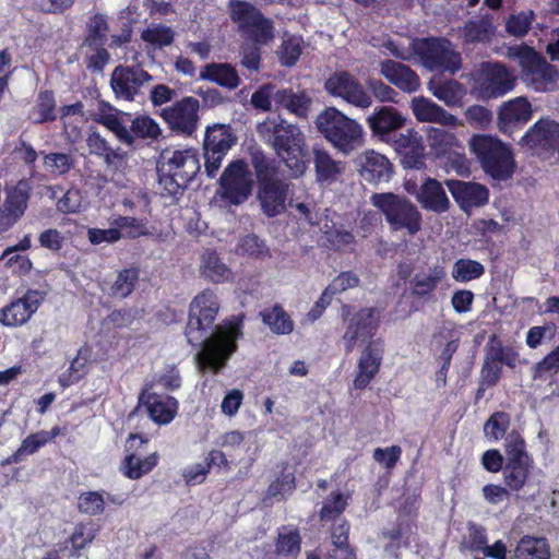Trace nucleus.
I'll use <instances>...</instances> for the list:
<instances>
[{
    "label": "nucleus",
    "mask_w": 559,
    "mask_h": 559,
    "mask_svg": "<svg viewBox=\"0 0 559 559\" xmlns=\"http://www.w3.org/2000/svg\"><path fill=\"white\" fill-rule=\"evenodd\" d=\"M444 277L445 271L442 266H435L429 274L416 273L409 281L412 296L419 300L430 301Z\"/></svg>",
    "instance_id": "obj_33"
},
{
    "label": "nucleus",
    "mask_w": 559,
    "mask_h": 559,
    "mask_svg": "<svg viewBox=\"0 0 559 559\" xmlns=\"http://www.w3.org/2000/svg\"><path fill=\"white\" fill-rule=\"evenodd\" d=\"M511 416L503 411L493 412L484 424V435L490 442H498L509 433Z\"/></svg>",
    "instance_id": "obj_48"
},
{
    "label": "nucleus",
    "mask_w": 559,
    "mask_h": 559,
    "mask_svg": "<svg viewBox=\"0 0 559 559\" xmlns=\"http://www.w3.org/2000/svg\"><path fill=\"white\" fill-rule=\"evenodd\" d=\"M371 203L383 213L392 230L405 229L411 236H414L421 229V213L407 198L393 192L373 193Z\"/></svg>",
    "instance_id": "obj_9"
},
{
    "label": "nucleus",
    "mask_w": 559,
    "mask_h": 559,
    "mask_svg": "<svg viewBox=\"0 0 559 559\" xmlns=\"http://www.w3.org/2000/svg\"><path fill=\"white\" fill-rule=\"evenodd\" d=\"M381 73L390 83L406 93L416 92L420 86V80L416 72L401 62L394 60L382 61Z\"/></svg>",
    "instance_id": "obj_31"
},
{
    "label": "nucleus",
    "mask_w": 559,
    "mask_h": 559,
    "mask_svg": "<svg viewBox=\"0 0 559 559\" xmlns=\"http://www.w3.org/2000/svg\"><path fill=\"white\" fill-rule=\"evenodd\" d=\"M200 273L203 277L214 283H223L230 276V270L223 263L218 253L213 249H206L203 252Z\"/></svg>",
    "instance_id": "obj_42"
},
{
    "label": "nucleus",
    "mask_w": 559,
    "mask_h": 559,
    "mask_svg": "<svg viewBox=\"0 0 559 559\" xmlns=\"http://www.w3.org/2000/svg\"><path fill=\"white\" fill-rule=\"evenodd\" d=\"M106 501L100 491H83L78 497L76 508L80 513L90 516L100 515L105 511Z\"/></svg>",
    "instance_id": "obj_55"
},
{
    "label": "nucleus",
    "mask_w": 559,
    "mask_h": 559,
    "mask_svg": "<svg viewBox=\"0 0 559 559\" xmlns=\"http://www.w3.org/2000/svg\"><path fill=\"white\" fill-rule=\"evenodd\" d=\"M152 75L140 66H118L111 73L110 85L118 99L133 102L143 95L142 88Z\"/></svg>",
    "instance_id": "obj_17"
},
{
    "label": "nucleus",
    "mask_w": 559,
    "mask_h": 559,
    "mask_svg": "<svg viewBox=\"0 0 559 559\" xmlns=\"http://www.w3.org/2000/svg\"><path fill=\"white\" fill-rule=\"evenodd\" d=\"M367 122L373 135L392 144L399 136L397 132L405 127L406 118L395 107L382 106L374 109Z\"/></svg>",
    "instance_id": "obj_22"
},
{
    "label": "nucleus",
    "mask_w": 559,
    "mask_h": 559,
    "mask_svg": "<svg viewBox=\"0 0 559 559\" xmlns=\"http://www.w3.org/2000/svg\"><path fill=\"white\" fill-rule=\"evenodd\" d=\"M304 37H286L278 50V58L283 66L293 67L301 55V41Z\"/></svg>",
    "instance_id": "obj_60"
},
{
    "label": "nucleus",
    "mask_w": 559,
    "mask_h": 559,
    "mask_svg": "<svg viewBox=\"0 0 559 559\" xmlns=\"http://www.w3.org/2000/svg\"><path fill=\"white\" fill-rule=\"evenodd\" d=\"M412 110L416 119L421 122H438L447 126L453 124L456 120L455 116L425 97L414 98Z\"/></svg>",
    "instance_id": "obj_34"
},
{
    "label": "nucleus",
    "mask_w": 559,
    "mask_h": 559,
    "mask_svg": "<svg viewBox=\"0 0 559 559\" xmlns=\"http://www.w3.org/2000/svg\"><path fill=\"white\" fill-rule=\"evenodd\" d=\"M432 94L448 106H456L462 102L465 90L462 83L448 80L431 87Z\"/></svg>",
    "instance_id": "obj_51"
},
{
    "label": "nucleus",
    "mask_w": 559,
    "mask_h": 559,
    "mask_svg": "<svg viewBox=\"0 0 559 559\" xmlns=\"http://www.w3.org/2000/svg\"><path fill=\"white\" fill-rule=\"evenodd\" d=\"M469 146L483 171L492 180L508 181L513 177L516 162L508 143L489 134H476Z\"/></svg>",
    "instance_id": "obj_5"
},
{
    "label": "nucleus",
    "mask_w": 559,
    "mask_h": 559,
    "mask_svg": "<svg viewBox=\"0 0 559 559\" xmlns=\"http://www.w3.org/2000/svg\"><path fill=\"white\" fill-rule=\"evenodd\" d=\"M392 145L400 155L404 168L423 169L426 167L423 136L413 128L407 129L405 133H399Z\"/></svg>",
    "instance_id": "obj_25"
},
{
    "label": "nucleus",
    "mask_w": 559,
    "mask_h": 559,
    "mask_svg": "<svg viewBox=\"0 0 559 559\" xmlns=\"http://www.w3.org/2000/svg\"><path fill=\"white\" fill-rule=\"evenodd\" d=\"M473 90L480 98L490 99L506 95L515 86L516 79L499 62H481L472 73Z\"/></svg>",
    "instance_id": "obj_10"
},
{
    "label": "nucleus",
    "mask_w": 559,
    "mask_h": 559,
    "mask_svg": "<svg viewBox=\"0 0 559 559\" xmlns=\"http://www.w3.org/2000/svg\"><path fill=\"white\" fill-rule=\"evenodd\" d=\"M287 191L288 185L280 178L259 186L258 199L267 217H274L285 210Z\"/></svg>",
    "instance_id": "obj_29"
},
{
    "label": "nucleus",
    "mask_w": 559,
    "mask_h": 559,
    "mask_svg": "<svg viewBox=\"0 0 559 559\" xmlns=\"http://www.w3.org/2000/svg\"><path fill=\"white\" fill-rule=\"evenodd\" d=\"M228 11L231 21L247 35H272L273 22L253 4L242 0H230Z\"/></svg>",
    "instance_id": "obj_19"
},
{
    "label": "nucleus",
    "mask_w": 559,
    "mask_h": 559,
    "mask_svg": "<svg viewBox=\"0 0 559 559\" xmlns=\"http://www.w3.org/2000/svg\"><path fill=\"white\" fill-rule=\"evenodd\" d=\"M257 131L273 147L293 177L298 178L306 173L310 155L305 134L298 126L281 118H267L258 124Z\"/></svg>",
    "instance_id": "obj_2"
},
{
    "label": "nucleus",
    "mask_w": 559,
    "mask_h": 559,
    "mask_svg": "<svg viewBox=\"0 0 559 559\" xmlns=\"http://www.w3.org/2000/svg\"><path fill=\"white\" fill-rule=\"evenodd\" d=\"M359 277L350 272H341L329 285L328 290L332 295H337L345 292L348 288H354L359 285Z\"/></svg>",
    "instance_id": "obj_62"
},
{
    "label": "nucleus",
    "mask_w": 559,
    "mask_h": 559,
    "mask_svg": "<svg viewBox=\"0 0 559 559\" xmlns=\"http://www.w3.org/2000/svg\"><path fill=\"white\" fill-rule=\"evenodd\" d=\"M408 45L399 46L389 39L385 47L402 60L419 61L430 71L455 74L462 67L461 53L451 48L448 37H407Z\"/></svg>",
    "instance_id": "obj_3"
},
{
    "label": "nucleus",
    "mask_w": 559,
    "mask_h": 559,
    "mask_svg": "<svg viewBox=\"0 0 559 559\" xmlns=\"http://www.w3.org/2000/svg\"><path fill=\"white\" fill-rule=\"evenodd\" d=\"M148 439L141 433H130L126 440L124 457L120 464L122 475L131 480H138L150 474L159 462L157 452L142 457L145 453V445Z\"/></svg>",
    "instance_id": "obj_14"
},
{
    "label": "nucleus",
    "mask_w": 559,
    "mask_h": 559,
    "mask_svg": "<svg viewBox=\"0 0 559 559\" xmlns=\"http://www.w3.org/2000/svg\"><path fill=\"white\" fill-rule=\"evenodd\" d=\"M140 272L136 267H127L118 272L110 286L109 295L112 298L124 299L132 294L139 282Z\"/></svg>",
    "instance_id": "obj_47"
},
{
    "label": "nucleus",
    "mask_w": 559,
    "mask_h": 559,
    "mask_svg": "<svg viewBox=\"0 0 559 559\" xmlns=\"http://www.w3.org/2000/svg\"><path fill=\"white\" fill-rule=\"evenodd\" d=\"M140 402L146 407L150 418L159 425L169 424L178 411V402L173 396L142 393Z\"/></svg>",
    "instance_id": "obj_30"
},
{
    "label": "nucleus",
    "mask_w": 559,
    "mask_h": 559,
    "mask_svg": "<svg viewBox=\"0 0 559 559\" xmlns=\"http://www.w3.org/2000/svg\"><path fill=\"white\" fill-rule=\"evenodd\" d=\"M200 79L228 90H235L241 83L236 69L229 63L212 62L204 66L200 72Z\"/></svg>",
    "instance_id": "obj_35"
},
{
    "label": "nucleus",
    "mask_w": 559,
    "mask_h": 559,
    "mask_svg": "<svg viewBox=\"0 0 559 559\" xmlns=\"http://www.w3.org/2000/svg\"><path fill=\"white\" fill-rule=\"evenodd\" d=\"M349 496L341 491H332L323 501L319 511L321 522H336L348 507Z\"/></svg>",
    "instance_id": "obj_46"
},
{
    "label": "nucleus",
    "mask_w": 559,
    "mask_h": 559,
    "mask_svg": "<svg viewBox=\"0 0 559 559\" xmlns=\"http://www.w3.org/2000/svg\"><path fill=\"white\" fill-rule=\"evenodd\" d=\"M237 136L229 124L209 126L203 140L204 169L209 178H215L228 151Z\"/></svg>",
    "instance_id": "obj_11"
},
{
    "label": "nucleus",
    "mask_w": 559,
    "mask_h": 559,
    "mask_svg": "<svg viewBox=\"0 0 559 559\" xmlns=\"http://www.w3.org/2000/svg\"><path fill=\"white\" fill-rule=\"evenodd\" d=\"M519 352L511 345L504 346L498 335L492 334L485 347V358L491 362L506 365L514 369L519 361Z\"/></svg>",
    "instance_id": "obj_39"
},
{
    "label": "nucleus",
    "mask_w": 559,
    "mask_h": 559,
    "mask_svg": "<svg viewBox=\"0 0 559 559\" xmlns=\"http://www.w3.org/2000/svg\"><path fill=\"white\" fill-rule=\"evenodd\" d=\"M219 194L231 205L245 203L252 193L253 179L249 166L243 159L231 160L223 170L218 180Z\"/></svg>",
    "instance_id": "obj_13"
},
{
    "label": "nucleus",
    "mask_w": 559,
    "mask_h": 559,
    "mask_svg": "<svg viewBox=\"0 0 559 559\" xmlns=\"http://www.w3.org/2000/svg\"><path fill=\"white\" fill-rule=\"evenodd\" d=\"M313 163L317 181L320 183H332L336 181L344 167L342 162L334 160L331 155L322 150H313Z\"/></svg>",
    "instance_id": "obj_40"
},
{
    "label": "nucleus",
    "mask_w": 559,
    "mask_h": 559,
    "mask_svg": "<svg viewBox=\"0 0 559 559\" xmlns=\"http://www.w3.org/2000/svg\"><path fill=\"white\" fill-rule=\"evenodd\" d=\"M533 116L532 105L526 97L520 96L503 103L498 111V129L503 134L523 128Z\"/></svg>",
    "instance_id": "obj_24"
},
{
    "label": "nucleus",
    "mask_w": 559,
    "mask_h": 559,
    "mask_svg": "<svg viewBox=\"0 0 559 559\" xmlns=\"http://www.w3.org/2000/svg\"><path fill=\"white\" fill-rule=\"evenodd\" d=\"M260 317L274 334H289L294 330V321L280 304L264 309Z\"/></svg>",
    "instance_id": "obj_43"
},
{
    "label": "nucleus",
    "mask_w": 559,
    "mask_h": 559,
    "mask_svg": "<svg viewBox=\"0 0 559 559\" xmlns=\"http://www.w3.org/2000/svg\"><path fill=\"white\" fill-rule=\"evenodd\" d=\"M325 88L331 95L342 97L356 107L368 108L372 103L359 81L346 71L331 75L325 82Z\"/></svg>",
    "instance_id": "obj_21"
},
{
    "label": "nucleus",
    "mask_w": 559,
    "mask_h": 559,
    "mask_svg": "<svg viewBox=\"0 0 559 559\" xmlns=\"http://www.w3.org/2000/svg\"><path fill=\"white\" fill-rule=\"evenodd\" d=\"M98 530L94 527L93 523H78L74 527L73 533L69 537L72 550L76 555L79 551L87 547L93 543L97 535Z\"/></svg>",
    "instance_id": "obj_58"
},
{
    "label": "nucleus",
    "mask_w": 559,
    "mask_h": 559,
    "mask_svg": "<svg viewBox=\"0 0 559 559\" xmlns=\"http://www.w3.org/2000/svg\"><path fill=\"white\" fill-rule=\"evenodd\" d=\"M277 107L288 110L298 118H307L311 98L305 92L295 93L292 88L276 90L273 96Z\"/></svg>",
    "instance_id": "obj_36"
},
{
    "label": "nucleus",
    "mask_w": 559,
    "mask_h": 559,
    "mask_svg": "<svg viewBox=\"0 0 559 559\" xmlns=\"http://www.w3.org/2000/svg\"><path fill=\"white\" fill-rule=\"evenodd\" d=\"M452 277L459 283H467L477 280L485 274L484 265L472 259H459L452 267Z\"/></svg>",
    "instance_id": "obj_52"
},
{
    "label": "nucleus",
    "mask_w": 559,
    "mask_h": 559,
    "mask_svg": "<svg viewBox=\"0 0 559 559\" xmlns=\"http://www.w3.org/2000/svg\"><path fill=\"white\" fill-rule=\"evenodd\" d=\"M28 118L35 124L52 122L57 119V105L52 91L44 90L38 93Z\"/></svg>",
    "instance_id": "obj_41"
},
{
    "label": "nucleus",
    "mask_w": 559,
    "mask_h": 559,
    "mask_svg": "<svg viewBox=\"0 0 559 559\" xmlns=\"http://www.w3.org/2000/svg\"><path fill=\"white\" fill-rule=\"evenodd\" d=\"M559 371V345L533 367V380L546 381Z\"/></svg>",
    "instance_id": "obj_59"
},
{
    "label": "nucleus",
    "mask_w": 559,
    "mask_h": 559,
    "mask_svg": "<svg viewBox=\"0 0 559 559\" xmlns=\"http://www.w3.org/2000/svg\"><path fill=\"white\" fill-rule=\"evenodd\" d=\"M112 225L120 229L122 238L136 239L151 235L146 218L119 215L112 221Z\"/></svg>",
    "instance_id": "obj_50"
},
{
    "label": "nucleus",
    "mask_w": 559,
    "mask_h": 559,
    "mask_svg": "<svg viewBox=\"0 0 559 559\" xmlns=\"http://www.w3.org/2000/svg\"><path fill=\"white\" fill-rule=\"evenodd\" d=\"M200 102L193 96H185L173 105L166 106L155 114L166 123L176 135L192 136L200 123Z\"/></svg>",
    "instance_id": "obj_12"
},
{
    "label": "nucleus",
    "mask_w": 559,
    "mask_h": 559,
    "mask_svg": "<svg viewBox=\"0 0 559 559\" xmlns=\"http://www.w3.org/2000/svg\"><path fill=\"white\" fill-rule=\"evenodd\" d=\"M421 207L435 213H443L450 209V201L442 185L433 178H427L416 195Z\"/></svg>",
    "instance_id": "obj_32"
},
{
    "label": "nucleus",
    "mask_w": 559,
    "mask_h": 559,
    "mask_svg": "<svg viewBox=\"0 0 559 559\" xmlns=\"http://www.w3.org/2000/svg\"><path fill=\"white\" fill-rule=\"evenodd\" d=\"M445 185L455 202L463 210L479 207L488 203L489 190L484 185L454 179L447 180Z\"/></svg>",
    "instance_id": "obj_28"
},
{
    "label": "nucleus",
    "mask_w": 559,
    "mask_h": 559,
    "mask_svg": "<svg viewBox=\"0 0 559 559\" xmlns=\"http://www.w3.org/2000/svg\"><path fill=\"white\" fill-rule=\"evenodd\" d=\"M236 251L240 255H247L249 258L261 260L271 255L270 249L265 241L255 234L243 236L239 240Z\"/></svg>",
    "instance_id": "obj_54"
},
{
    "label": "nucleus",
    "mask_w": 559,
    "mask_h": 559,
    "mask_svg": "<svg viewBox=\"0 0 559 559\" xmlns=\"http://www.w3.org/2000/svg\"><path fill=\"white\" fill-rule=\"evenodd\" d=\"M219 308L217 295L211 289L202 290L190 304L185 330L188 343L202 347L198 354L200 366L213 372H218L225 366L242 335L243 316L233 317L214 329Z\"/></svg>",
    "instance_id": "obj_1"
},
{
    "label": "nucleus",
    "mask_w": 559,
    "mask_h": 559,
    "mask_svg": "<svg viewBox=\"0 0 559 559\" xmlns=\"http://www.w3.org/2000/svg\"><path fill=\"white\" fill-rule=\"evenodd\" d=\"M251 164L255 171L259 186L273 181L277 178V166L262 152L252 154Z\"/></svg>",
    "instance_id": "obj_56"
},
{
    "label": "nucleus",
    "mask_w": 559,
    "mask_h": 559,
    "mask_svg": "<svg viewBox=\"0 0 559 559\" xmlns=\"http://www.w3.org/2000/svg\"><path fill=\"white\" fill-rule=\"evenodd\" d=\"M108 111L100 110L94 121L106 127L121 142L132 145L135 139L157 140L162 134L158 123L147 115L132 117L130 112L121 111L109 104H104Z\"/></svg>",
    "instance_id": "obj_6"
},
{
    "label": "nucleus",
    "mask_w": 559,
    "mask_h": 559,
    "mask_svg": "<svg viewBox=\"0 0 559 559\" xmlns=\"http://www.w3.org/2000/svg\"><path fill=\"white\" fill-rule=\"evenodd\" d=\"M64 237L57 228H48L38 235L39 247L53 253L59 252L64 245Z\"/></svg>",
    "instance_id": "obj_61"
},
{
    "label": "nucleus",
    "mask_w": 559,
    "mask_h": 559,
    "mask_svg": "<svg viewBox=\"0 0 559 559\" xmlns=\"http://www.w3.org/2000/svg\"><path fill=\"white\" fill-rule=\"evenodd\" d=\"M428 142L433 154L439 158H448L459 168L466 163L464 146L456 135L440 128H431Z\"/></svg>",
    "instance_id": "obj_26"
},
{
    "label": "nucleus",
    "mask_w": 559,
    "mask_h": 559,
    "mask_svg": "<svg viewBox=\"0 0 559 559\" xmlns=\"http://www.w3.org/2000/svg\"><path fill=\"white\" fill-rule=\"evenodd\" d=\"M509 559H550V546L545 537L525 535Z\"/></svg>",
    "instance_id": "obj_38"
},
{
    "label": "nucleus",
    "mask_w": 559,
    "mask_h": 559,
    "mask_svg": "<svg viewBox=\"0 0 559 559\" xmlns=\"http://www.w3.org/2000/svg\"><path fill=\"white\" fill-rule=\"evenodd\" d=\"M241 47V64L248 70L258 71L261 62V44H266L269 39L274 37H247Z\"/></svg>",
    "instance_id": "obj_53"
},
{
    "label": "nucleus",
    "mask_w": 559,
    "mask_h": 559,
    "mask_svg": "<svg viewBox=\"0 0 559 559\" xmlns=\"http://www.w3.org/2000/svg\"><path fill=\"white\" fill-rule=\"evenodd\" d=\"M533 464H504L502 469L503 483L510 491L522 490L531 475Z\"/></svg>",
    "instance_id": "obj_49"
},
{
    "label": "nucleus",
    "mask_w": 559,
    "mask_h": 559,
    "mask_svg": "<svg viewBox=\"0 0 559 559\" xmlns=\"http://www.w3.org/2000/svg\"><path fill=\"white\" fill-rule=\"evenodd\" d=\"M32 194L28 179L22 178L5 187V199L0 206V234L10 230L25 214Z\"/></svg>",
    "instance_id": "obj_16"
},
{
    "label": "nucleus",
    "mask_w": 559,
    "mask_h": 559,
    "mask_svg": "<svg viewBox=\"0 0 559 559\" xmlns=\"http://www.w3.org/2000/svg\"><path fill=\"white\" fill-rule=\"evenodd\" d=\"M381 320V311L376 307H364L353 313L347 321L343 334V342L346 354L353 352L356 343L373 341Z\"/></svg>",
    "instance_id": "obj_15"
},
{
    "label": "nucleus",
    "mask_w": 559,
    "mask_h": 559,
    "mask_svg": "<svg viewBox=\"0 0 559 559\" xmlns=\"http://www.w3.org/2000/svg\"><path fill=\"white\" fill-rule=\"evenodd\" d=\"M45 298V292L27 289L22 297L13 299L0 309V324L8 328L22 326L36 313Z\"/></svg>",
    "instance_id": "obj_18"
},
{
    "label": "nucleus",
    "mask_w": 559,
    "mask_h": 559,
    "mask_svg": "<svg viewBox=\"0 0 559 559\" xmlns=\"http://www.w3.org/2000/svg\"><path fill=\"white\" fill-rule=\"evenodd\" d=\"M506 56L519 62L523 80L535 91L549 92L556 88L559 80L558 70L533 47L525 44L510 46Z\"/></svg>",
    "instance_id": "obj_8"
},
{
    "label": "nucleus",
    "mask_w": 559,
    "mask_h": 559,
    "mask_svg": "<svg viewBox=\"0 0 559 559\" xmlns=\"http://www.w3.org/2000/svg\"><path fill=\"white\" fill-rule=\"evenodd\" d=\"M107 37H85L82 46L86 47V66L93 71H103L110 59L108 50L105 48Z\"/></svg>",
    "instance_id": "obj_44"
},
{
    "label": "nucleus",
    "mask_w": 559,
    "mask_h": 559,
    "mask_svg": "<svg viewBox=\"0 0 559 559\" xmlns=\"http://www.w3.org/2000/svg\"><path fill=\"white\" fill-rule=\"evenodd\" d=\"M74 163L71 154L52 152L44 155V166L55 177L68 174L74 167Z\"/></svg>",
    "instance_id": "obj_57"
},
{
    "label": "nucleus",
    "mask_w": 559,
    "mask_h": 559,
    "mask_svg": "<svg viewBox=\"0 0 559 559\" xmlns=\"http://www.w3.org/2000/svg\"><path fill=\"white\" fill-rule=\"evenodd\" d=\"M402 455V449L400 445H391L388 448H377L373 451V459L386 469L395 467Z\"/></svg>",
    "instance_id": "obj_63"
},
{
    "label": "nucleus",
    "mask_w": 559,
    "mask_h": 559,
    "mask_svg": "<svg viewBox=\"0 0 559 559\" xmlns=\"http://www.w3.org/2000/svg\"><path fill=\"white\" fill-rule=\"evenodd\" d=\"M274 93V86L272 84H264L260 86L251 95L252 106L262 111H270L272 108Z\"/></svg>",
    "instance_id": "obj_64"
},
{
    "label": "nucleus",
    "mask_w": 559,
    "mask_h": 559,
    "mask_svg": "<svg viewBox=\"0 0 559 559\" xmlns=\"http://www.w3.org/2000/svg\"><path fill=\"white\" fill-rule=\"evenodd\" d=\"M280 466V473L270 483L265 491L267 498H285L286 495L293 493L296 489L295 472L289 469L288 462H282Z\"/></svg>",
    "instance_id": "obj_45"
},
{
    "label": "nucleus",
    "mask_w": 559,
    "mask_h": 559,
    "mask_svg": "<svg viewBox=\"0 0 559 559\" xmlns=\"http://www.w3.org/2000/svg\"><path fill=\"white\" fill-rule=\"evenodd\" d=\"M318 131L338 152L348 155L364 142L362 127L335 107H328L316 119Z\"/></svg>",
    "instance_id": "obj_7"
},
{
    "label": "nucleus",
    "mask_w": 559,
    "mask_h": 559,
    "mask_svg": "<svg viewBox=\"0 0 559 559\" xmlns=\"http://www.w3.org/2000/svg\"><path fill=\"white\" fill-rule=\"evenodd\" d=\"M357 164L361 178L369 183L388 182L393 175V165L389 158L373 150L361 153Z\"/></svg>",
    "instance_id": "obj_27"
},
{
    "label": "nucleus",
    "mask_w": 559,
    "mask_h": 559,
    "mask_svg": "<svg viewBox=\"0 0 559 559\" xmlns=\"http://www.w3.org/2000/svg\"><path fill=\"white\" fill-rule=\"evenodd\" d=\"M200 170V156L195 148L165 150L162 153V162L157 166L163 195L180 199Z\"/></svg>",
    "instance_id": "obj_4"
},
{
    "label": "nucleus",
    "mask_w": 559,
    "mask_h": 559,
    "mask_svg": "<svg viewBox=\"0 0 559 559\" xmlns=\"http://www.w3.org/2000/svg\"><path fill=\"white\" fill-rule=\"evenodd\" d=\"M520 144L536 153L554 152L559 145V122L538 119L521 138Z\"/></svg>",
    "instance_id": "obj_20"
},
{
    "label": "nucleus",
    "mask_w": 559,
    "mask_h": 559,
    "mask_svg": "<svg viewBox=\"0 0 559 559\" xmlns=\"http://www.w3.org/2000/svg\"><path fill=\"white\" fill-rule=\"evenodd\" d=\"M383 353L384 347L381 338L368 342L358 359L357 371L353 382L356 390L366 389L378 374Z\"/></svg>",
    "instance_id": "obj_23"
},
{
    "label": "nucleus",
    "mask_w": 559,
    "mask_h": 559,
    "mask_svg": "<svg viewBox=\"0 0 559 559\" xmlns=\"http://www.w3.org/2000/svg\"><path fill=\"white\" fill-rule=\"evenodd\" d=\"M301 535L298 527L282 525L277 531L275 554L281 559H296L301 550Z\"/></svg>",
    "instance_id": "obj_37"
}]
</instances>
